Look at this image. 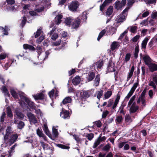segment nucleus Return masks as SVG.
<instances>
[{
  "label": "nucleus",
  "mask_w": 157,
  "mask_h": 157,
  "mask_svg": "<svg viewBox=\"0 0 157 157\" xmlns=\"http://www.w3.org/2000/svg\"><path fill=\"white\" fill-rule=\"evenodd\" d=\"M103 91L102 90L97 91L95 93V96L99 100L101 98V96L103 95Z\"/></svg>",
  "instance_id": "nucleus-24"
},
{
  "label": "nucleus",
  "mask_w": 157,
  "mask_h": 157,
  "mask_svg": "<svg viewBox=\"0 0 157 157\" xmlns=\"http://www.w3.org/2000/svg\"><path fill=\"white\" fill-rule=\"evenodd\" d=\"M112 92L111 91H107L105 94V99H108L112 95Z\"/></svg>",
  "instance_id": "nucleus-42"
},
{
  "label": "nucleus",
  "mask_w": 157,
  "mask_h": 157,
  "mask_svg": "<svg viewBox=\"0 0 157 157\" xmlns=\"http://www.w3.org/2000/svg\"><path fill=\"white\" fill-rule=\"evenodd\" d=\"M60 116L63 118H67L69 117L70 116V114L69 112L66 110H63L62 112L60 113Z\"/></svg>",
  "instance_id": "nucleus-16"
},
{
  "label": "nucleus",
  "mask_w": 157,
  "mask_h": 157,
  "mask_svg": "<svg viewBox=\"0 0 157 157\" xmlns=\"http://www.w3.org/2000/svg\"><path fill=\"white\" fill-rule=\"evenodd\" d=\"M131 57L130 54L129 53L127 54L125 56V61L126 62H127L130 59Z\"/></svg>",
  "instance_id": "nucleus-56"
},
{
  "label": "nucleus",
  "mask_w": 157,
  "mask_h": 157,
  "mask_svg": "<svg viewBox=\"0 0 157 157\" xmlns=\"http://www.w3.org/2000/svg\"><path fill=\"white\" fill-rule=\"evenodd\" d=\"M103 61L101 60H99L95 63L94 65V67H96L98 69H101L103 66Z\"/></svg>",
  "instance_id": "nucleus-13"
},
{
  "label": "nucleus",
  "mask_w": 157,
  "mask_h": 157,
  "mask_svg": "<svg viewBox=\"0 0 157 157\" xmlns=\"http://www.w3.org/2000/svg\"><path fill=\"white\" fill-rule=\"evenodd\" d=\"M78 6V2L77 1L72 2L69 5V8L71 10H75Z\"/></svg>",
  "instance_id": "nucleus-6"
},
{
  "label": "nucleus",
  "mask_w": 157,
  "mask_h": 157,
  "mask_svg": "<svg viewBox=\"0 0 157 157\" xmlns=\"http://www.w3.org/2000/svg\"><path fill=\"white\" fill-rule=\"evenodd\" d=\"M1 90L3 93L4 94V95L6 96L7 95V96H9L10 95V94L8 91V90L5 86H3L1 88Z\"/></svg>",
  "instance_id": "nucleus-25"
},
{
  "label": "nucleus",
  "mask_w": 157,
  "mask_h": 157,
  "mask_svg": "<svg viewBox=\"0 0 157 157\" xmlns=\"http://www.w3.org/2000/svg\"><path fill=\"white\" fill-rule=\"evenodd\" d=\"M157 17V12H153L151 14V17L154 19Z\"/></svg>",
  "instance_id": "nucleus-64"
},
{
  "label": "nucleus",
  "mask_w": 157,
  "mask_h": 157,
  "mask_svg": "<svg viewBox=\"0 0 157 157\" xmlns=\"http://www.w3.org/2000/svg\"><path fill=\"white\" fill-rule=\"evenodd\" d=\"M139 85L138 82H136L135 83L133 86L131 88L127 96L125 97V99H129L130 97L132 95L133 93L135 91L137 87Z\"/></svg>",
  "instance_id": "nucleus-5"
},
{
  "label": "nucleus",
  "mask_w": 157,
  "mask_h": 157,
  "mask_svg": "<svg viewBox=\"0 0 157 157\" xmlns=\"http://www.w3.org/2000/svg\"><path fill=\"white\" fill-rule=\"evenodd\" d=\"M36 134L40 138H42L44 140L46 141L47 138L43 133L42 130L41 129L38 128L36 130Z\"/></svg>",
  "instance_id": "nucleus-7"
},
{
  "label": "nucleus",
  "mask_w": 157,
  "mask_h": 157,
  "mask_svg": "<svg viewBox=\"0 0 157 157\" xmlns=\"http://www.w3.org/2000/svg\"><path fill=\"white\" fill-rule=\"evenodd\" d=\"M144 1L147 4H154L155 5L156 2V0H144Z\"/></svg>",
  "instance_id": "nucleus-43"
},
{
  "label": "nucleus",
  "mask_w": 157,
  "mask_h": 157,
  "mask_svg": "<svg viewBox=\"0 0 157 157\" xmlns=\"http://www.w3.org/2000/svg\"><path fill=\"white\" fill-rule=\"evenodd\" d=\"M109 114V112L107 110H105L103 112L102 118H105Z\"/></svg>",
  "instance_id": "nucleus-53"
},
{
  "label": "nucleus",
  "mask_w": 157,
  "mask_h": 157,
  "mask_svg": "<svg viewBox=\"0 0 157 157\" xmlns=\"http://www.w3.org/2000/svg\"><path fill=\"white\" fill-rule=\"evenodd\" d=\"M86 137L89 140H91L94 137V134L92 133H90V134H87L86 136Z\"/></svg>",
  "instance_id": "nucleus-45"
},
{
  "label": "nucleus",
  "mask_w": 157,
  "mask_h": 157,
  "mask_svg": "<svg viewBox=\"0 0 157 157\" xmlns=\"http://www.w3.org/2000/svg\"><path fill=\"white\" fill-rule=\"evenodd\" d=\"M120 98V96L119 95L117 94V97L116 99V100L114 101V103L112 107L113 109H114L116 107L117 104H118L119 100Z\"/></svg>",
  "instance_id": "nucleus-27"
},
{
  "label": "nucleus",
  "mask_w": 157,
  "mask_h": 157,
  "mask_svg": "<svg viewBox=\"0 0 157 157\" xmlns=\"http://www.w3.org/2000/svg\"><path fill=\"white\" fill-rule=\"evenodd\" d=\"M140 37V36L139 35H136L132 39V40L133 42H135L137 41V40L139 39Z\"/></svg>",
  "instance_id": "nucleus-58"
},
{
  "label": "nucleus",
  "mask_w": 157,
  "mask_h": 157,
  "mask_svg": "<svg viewBox=\"0 0 157 157\" xmlns=\"http://www.w3.org/2000/svg\"><path fill=\"white\" fill-rule=\"evenodd\" d=\"M148 40L149 39L147 38L146 37L143 41L141 44V46L142 48L144 49L145 48L147 43Z\"/></svg>",
  "instance_id": "nucleus-29"
},
{
  "label": "nucleus",
  "mask_w": 157,
  "mask_h": 157,
  "mask_svg": "<svg viewBox=\"0 0 157 157\" xmlns=\"http://www.w3.org/2000/svg\"><path fill=\"white\" fill-rule=\"evenodd\" d=\"M71 98L69 97H66L62 101V103L63 104H65L67 103H71Z\"/></svg>",
  "instance_id": "nucleus-26"
},
{
  "label": "nucleus",
  "mask_w": 157,
  "mask_h": 157,
  "mask_svg": "<svg viewBox=\"0 0 157 157\" xmlns=\"http://www.w3.org/2000/svg\"><path fill=\"white\" fill-rule=\"evenodd\" d=\"M29 119L31 124H35L37 122V121L36 118H29Z\"/></svg>",
  "instance_id": "nucleus-62"
},
{
  "label": "nucleus",
  "mask_w": 157,
  "mask_h": 157,
  "mask_svg": "<svg viewBox=\"0 0 157 157\" xmlns=\"http://www.w3.org/2000/svg\"><path fill=\"white\" fill-rule=\"evenodd\" d=\"M59 147L63 149H68L69 148L68 146L62 144H59Z\"/></svg>",
  "instance_id": "nucleus-57"
},
{
  "label": "nucleus",
  "mask_w": 157,
  "mask_h": 157,
  "mask_svg": "<svg viewBox=\"0 0 157 157\" xmlns=\"http://www.w3.org/2000/svg\"><path fill=\"white\" fill-rule=\"evenodd\" d=\"M113 6H110L106 12V14L107 15L109 16L111 14L113 13Z\"/></svg>",
  "instance_id": "nucleus-33"
},
{
  "label": "nucleus",
  "mask_w": 157,
  "mask_h": 157,
  "mask_svg": "<svg viewBox=\"0 0 157 157\" xmlns=\"http://www.w3.org/2000/svg\"><path fill=\"white\" fill-rule=\"evenodd\" d=\"M40 142L41 146L44 149L47 148L48 147V144H45L41 140H40Z\"/></svg>",
  "instance_id": "nucleus-50"
},
{
  "label": "nucleus",
  "mask_w": 157,
  "mask_h": 157,
  "mask_svg": "<svg viewBox=\"0 0 157 157\" xmlns=\"http://www.w3.org/2000/svg\"><path fill=\"white\" fill-rule=\"evenodd\" d=\"M17 137V134H14L12 135L10 137V141L11 143H13L16 140Z\"/></svg>",
  "instance_id": "nucleus-32"
},
{
  "label": "nucleus",
  "mask_w": 157,
  "mask_h": 157,
  "mask_svg": "<svg viewBox=\"0 0 157 157\" xmlns=\"http://www.w3.org/2000/svg\"><path fill=\"white\" fill-rule=\"evenodd\" d=\"M139 107L135 105V103L134 102L131 107L130 111L131 113H134L136 112L138 109Z\"/></svg>",
  "instance_id": "nucleus-17"
},
{
  "label": "nucleus",
  "mask_w": 157,
  "mask_h": 157,
  "mask_svg": "<svg viewBox=\"0 0 157 157\" xmlns=\"http://www.w3.org/2000/svg\"><path fill=\"white\" fill-rule=\"evenodd\" d=\"M135 69V67L134 66H132L131 68V69L128 75V77L127 78V81H128L129 79L132 77V76L133 72Z\"/></svg>",
  "instance_id": "nucleus-21"
},
{
  "label": "nucleus",
  "mask_w": 157,
  "mask_h": 157,
  "mask_svg": "<svg viewBox=\"0 0 157 157\" xmlns=\"http://www.w3.org/2000/svg\"><path fill=\"white\" fill-rule=\"evenodd\" d=\"M139 51V47L136 46L135 48V52L134 54V57L136 59L138 57V52Z\"/></svg>",
  "instance_id": "nucleus-39"
},
{
  "label": "nucleus",
  "mask_w": 157,
  "mask_h": 157,
  "mask_svg": "<svg viewBox=\"0 0 157 157\" xmlns=\"http://www.w3.org/2000/svg\"><path fill=\"white\" fill-rule=\"evenodd\" d=\"M137 29V27L135 26H132L131 27L130 31L133 33H135Z\"/></svg>",
  "instance_id": "nucleus-49"
},
{
  "label": "nucleus",
  "mask_w": 157,
  "mask_h": 157,
  "mask_svg": "<svg viewBox=\"0 0 157 157\" xmlns=\"http://www.w3.org/2000/svg\"><path fill=\"white\" fill-rule=\"evenodd\" d=\"M100 77L99 75H97L95 79L94 83V85L95 86H98L99 84L100 81Z\"/></svg>",
  "instance_id": "nucleus-31"
},
{
  "label": "nucleus",
  "mask_w": 157,
  "mask_h": 157,
  "mask_svg": "<svg viewBox=\"0 0 157 157\" xmlns=\"http://www.w3.org/2000/svg\"><path fill=\"white\" fill-rule=\"evenodd\" d=\"M41 29H40V28L39 29H38L37 32H36V34L35 35V37L36 38L37 37H38L40 34V33H41Z\"/></svg>",
  "instance_id": "nucleus-54"
},
{
  "label": "nucleus",
  "mask_w": 157,
  "mask_h": 157,
  "mask_svg": "<svg viewBox=\"0 0 157 157\" xmlns=\"http://www.w3.org/2000/svg\"><path fill=\"white\" fill-rule=\"evenodd\" d=\"M106 31L105 29L103 30L99 34V36L98 37L97 40L99 41L100 39L103 36Z\"/></svg>",
  "instance_id": "nucleus-34"
},
{
  "label": "nucleus",
  "mask_w": 157,
  "mask_h": 157,
  "mask_svg": "<svg viewBox=\"0 0 157 157\" xmlns=\"http://www.w3.org/2000/svg\"><path fill=\"white\" fill-rule=\"evenodd\" d=\"M136 1V0H127V5L128 6L127 7H129L130 8L135 2Z\"/></svg>",
  "instance_id": "nucleus-38"
},
{
  "label": "nucleus",
  "mask_w": 157,
  "mask_h": 157,
  "mask_svg": "<svg viewBox=\"0 0 157 157\" xmlns=\"http://www.w3.org/2000/svg\"><path fill=\"white\" fill-rule=\"evenodd\" d=\"M110 148V145L108 144L103 148V150L105 151H108Z\"/></svg>",
  "instance_id": "nucleus-47"
},
{
  "label": "nucleus",
  "mask_w": 157,
  "mask_h": 157,
  "mask_svg": "<svg viewBox=\"0 0 157 157\" xmlns=\"http://www.w3.org/2000/svg\"><path fill=\"white\" fill-rule=\"evenodd\" d=\"M20 96L21 99L27 103L29 106L32 109H33L35 108L34 103L30 101V100L26 97L24 96V93H21L19 94Z\"/></svg>",
  "instance_id": "nucleus-3"
},
{
  "label": "nucleus",
  "mask_w": 157,
  "mask_h": 157,
  "mask_svg": "<svg viewBox=\"0 0 157 157\" xmlns=\"http://www.w3.org/2000/svg\"><path fill=\"white\" fill-rule=\"evenodd\" d=\"M61 42V41L60 40H58L56 42H54L52 44V46H58L59 45Z\"/></svg>",
  "instance_id": "nucleus-55"
},
{
  "label": "nucleus",
  "mask_w": 157,
  "mask_h": 157,
  "mask_svg": "<svg viewBox=\"0 0 157 157\" xmlns=\"http://www.w3.org/2000/svg\"><path fill=\"white\" fill-rule=\"evenodd\" d=\"M62 17V16L61 15H58L55 18V21L56 24L57 25L59 24L61 21V19Z\"/></svg>",
  "instance_id": "nucleus-22"
},
{
  "label": "nucleus",
  "mask_w": 157,
  "mask_h": 157,
  "mask_svg": "<svg viewBox=\"0 0 157 157\" xmlns=\"http://www.w3.org/2000/svg\"><path fill=\"white\" fill-rule=\"evenodd\" d=\"M143 58L146 65L148 66L151 63V59L148 55L144 56Z\"/></svg>",
  "instance_id": "nucleus-9"
},
{
  "label": "nucleus",
  "mask_w": 157,
  "mask_h": 157,
  "mask_svg": "<svg viewBox=\"0 0 157 157\" xmlns=\"http://www.w3.org/2000/svg\"><path fill=\"white\" fill-rule=\"evenodd\" d=\"M36 50L37 51L39 56V55H41V54L42 51L41 47L40 46H38L36 47Z\"/></svg>",
  "instance_id": "nucleus-52"
},
{
  "label": "nucleus",
  "mask_w": 157,
  "mask_h": 157,
  "mask_svg": "<svg viewBox=\"0 0 157 157\" xmlns=\"http://www.w3.org/2000/svg\"><path fill=\"white\" fill-rule=\"evenodd\" d=\"M119 46L118 42H114L112 44L111 46V49L113 51L116 48H117Z\"/></svg>",
  "instance_id": "nucleus-28"
},
{
  "label": "nucleus",
  "mask_w": 157,
  "mask_h": 157,
  "mask_svg": "<svg viewBox=\"0 0 157 157\" xmlns=\"http://www.w3.org/2000/svg\"><path fill=\"white\" fill-rule=\"evenodd\" d=\"M129 9V7H126L123 11L122 13L118 16L116 19V21L117 23H121L124 21L127 16V13Z\"/></svg>",
  "instance_id": "nucleus-1"
},
{
  "label": "nucleus",
  "mask_w": 157,
  "mask_h": 157,
  "mask_svg": "<svg viewBox=\"0 0 157 157\" xmlns=\"http://www.w3.org/2000/svg\"><path fill=\"white\" fill-rule=\"evenodd\" d=\"M50 53V50L47 51L45 52V56L43 55H39L38 58L43 61L48 57Z\"/></svg>",
  "instance_id": "nucleus-14"
},
{
  "label": "nucleus",
  "mask_w": 157,
  "mask_h": 157,
  "mask_svg": "<svg viewBox=\"0 0 157 157\" xmlns=\"http://www.w3.org/2000/svg\"><path fill=\"white\" fill-rule=\"evenodd\" d=\"M52 133L55 137H56L58 135L57 129L55 128L54 126L52 127Z\"/></svg>",
  "instance_id": "nucleus-40"
},
{
  "label": "nucleus",
  "mask_w": 157,
  "mask_h": 157,
  "mask_svg": "<svg viewBox=\"0 0 157 157\" xmlns=\"http://www.w3.org/2000/svg\"><path fill=\"white\" fill-rule=\"evenodd\" d=\"M7 113L8 116L9 117H12L13 116L12 112L10 108L9 107L7 108Z\"/></svg>",
  "instance_id": "nucleus-41"
},
{
  "label": "nucleus",
  "mask_w": 157,
  "mask_h": 157,
  "mask_svg": "<svg viewBox=\"0 0 157 157\" xmlns=\"http://www.w3.org/2000/svg\"><path fill=\"white\" fill-rule=\"evenodd\" d=\"M81 81V79L78 76H76L72 79V82L74 85H76L79 84Z\"/></svg>",
  "instance_id": "nucleus-15"
},
{
  "label": "nucleus",
  "mask_w": 157,
  "mask_h": 157,
  "mask_svg": "<svg viewBox=\"0 0 157 157\" xmlns=\"http://www.w3.org/2000/svg\"><path fill=\"white\" fill-rule=\"evenodd\" d=\"M23 48L25 49H29L31 50H34V48L33 46L27 44L23 45Z\"/></svg>",
  "instance_id": "nucleus-36"
},
{
  "label": "nucleus",
  "mask_w": 157,
  "mask_h": 157,
  "mask_svg": "<svg viewBox=\"0 0 157 157\" xmlns=\"http://www.w3.org/2000/svg\"><path fill=\"white\" fill-rule=\"evenodd\" d=\"M112 0H106L103 3L102 5L100 6V10H102L104 9V7L106 5V4L108 3H109Z\"/></svg>",
  "instance_id": "nucleus-35"
},
{
  "label": "nucleus",
  "mask_w": 157,
  "mask_h": 157,
  "mask_svg": "<svg viewBox=\"0 0 157 157\" xmlns=\"http://www.w3.org/2000/svg\"><path fill=\"white\" fill-rule=\"evenodd\" d=\"M108 104L107 105V107H109L113 104V100L112 99H110L108 100Z\"/></svg>",
  "instance_id": "nucleus-60"
},
{
  "label": "nucleus",
  "mask_w": 157,
  "mask_h": 157,
  "mask_svg": "<svg viewBox=\"0 0 157 157\" xmlns=\"http://www.w3.org/2000/svg\"><path fill=\"white\" fill-rule=\"evenodd\" d=\"M43 129L44 132L45 134L48 136H49L50 135V132L48 130V127L47 124H46L45 123L44 124Z\"/></svg>",
  "instance_id": "nucleus-23"
},
{
  "label": "nucleus",
  "mask_w": 157,
  "mask_h": 157,
  "mask_svg": "<svg viewBox=\"0 0 157 157\" xmlns=\"http://www.w3.org/2000/svg\"><path fill=\"white\" fill-rule=\"evenodd\" d=\"M148 66L151 71L153 72L155 71H157V65L156 64L151 63Z\"/></svg>",
  "instance_id": "nucleus-11"
},
{
  "label": "nucleus",
  "mask_w": 157,
  "mask_h": 157,
  "mask_svg": "<svg viewBox=\"0 0 157 157\" xmlns=\"http://www.w3.org/2000/svg\"><path fill=\"white\" fill-rule=\"evenodd\" d=\"M94 124L98 127H100L101 126L102 124L100 121H98L94 122Z\"/></svg>",
  "instance_id": "nucleus-61"
},
{
  "label": "nucleus",
  "mask_w": 157,
  "mask_h": 157,
  "mask_svg": "<svg viewBox=\"0 0 157 157\" xmlns=\"http://www.w3.org/2000/svg\"><path fill=\"white\" fill-rule=\"evenodd\" d=\"M95 76L93 72H91L88 75V77H87L88 80L89 81H92L94 78Z\"/></svg>",
  "instance_id": "nucleus-30"
},
{
  "label": "nucleus",
  "mask_w": 157,
  "mask_h": 157,
  "mask_svg": "<svg viewBox=\"0 0 157 157\" xmlns=\"http://www.w3.org/2000/svg\"><path fill=\"white\" fill-rule=\"evenodd\" d=\"M80 23V19L78 18L76 19L73 22L72 25V28L75 29L78 27Z\"/></svg>",
  "instance_id": "nucleus-10"
},
{
  "label": "nucleus",
  "mask_w": 157,
  "mask_h": 157,
  "mask_svg": "<svg viewBox=\"0 0 157 157\" xmlns=\"http://www.w3.org/2000/svg\"><path fill=\"white\" fill-rule=\"evenodd\" d=\"M33 96L36 100L43 99L44 98V95L42 93L37 94L36 95H33Z\"/></svg>",
  "instance_id": "nucleus-19"
},
{
  "label": "nucleus",
  "mask_w": 157,
  "mask_h": 157,
  "mask_svg": "<svg viewBox=\"0 0 157 157\" xmlns=\"http://www.w3.org/2000/svg\"><path fill=\"white\" fill-rule=\"evenodd\" d=\"M24 125V122L21 121L19 122L18 124L17 127L18 128L21 129L22 128Z\"/></svg>",
  "instance_id": "nucleus-48"
},
{
  "label": "nucleus",
  "mask_w": 157,
  "mask_h": 157,
  "mask_svg": "<svg viewBox=\"0 0 157 157\" xmlns=\"http://www.w3.org/2000/svg\"><path fill=\"white\" fill-rule=\"evenodd\" d=\"M75 139L77 141V142H79L81 140V139L78 136L76 135H73Z\"/></svg>",
  "instance_id": "nucleus-51"
},
{
  "label": "nucleus",
  "mask_w": 157,
  "mask_h": 157,
  "mask_svg": "<svg viewBox=\"0 0 157 157\" xmlns=\"http://www.w3.org/2000/svg\"><path fill=\"white\" fill-rule=\"evenodd\" d=\"M151 77L152 79L149 81L148 85L151 86L154 90H155L157 85V74L154 73L151 75Z\"/></svg>",
  "instance_id": "nucleus-2"
},
{
  "label": "nucleus",
  "mask_w": 157,
  "mask_h": 157,
  "mask_svg": "<svg viewBox=\"0 0 157 157\" xmlns=\"http://www.w3.org/2000/svg\"><path fill=\"white\" fill-rule=\"evenodd\" d=\"M72 19L71 17L66 18L65 20V23L67 25H70L71 24V22L72 21Z\"/></svg>",
  "instance_id": "nucleus-37"
},
{
  "label": "nucleus",
  "mask_w": 157,
  "mask_h": 157,
  "mask_svg": "<svg viewBox=\"0 0 157 157\" xmlns=\"http://www.w3.org/2000/svg\"><path fill=\"white\" fill-rule=\"evenodd\" d=\"M56 28L54 27L53 28L51 31L50 33H48V35H49V36H52L51 39L53 40H56L58 37V36L57 34L56 33H54V31L56 29Z\"/></svg>",
  "instance_id": "nucleus-8"
},
{
  "label": "nucleus",
  "mask_w": 157,
  "mask_h": 157,
  "mask_svg": "<svg viewBox=\"0 0 157 157\" xmlns=\"http://www.w3.org/2000/svg\"><path fill=\"white\" fill-rule=\"evenodd\" d=\"M98 139H99L100 142L101 143V142L105 141L106 139V138L105 136L101 137V135H100Z\"/></svg>",
  "instance_id": "nucleus-59"
},
{
  "label": "nucleus",
  "mask_w": 157,
  "mask_h": 157,
  "mask_svg": "<svg viewBox=\"0 0 157 157\" xmlns=\"http://www.w3.org/2000/svg\"><path fill=\"white\" fill-rule=\"evenodd\" d=\"M141 102V106L142 107H144L146 105V101L145 98H139L137 100V103H140Z\"/></svg>",
  "instance_id": "nucleus-18"
},
{
  "label": "nucleus",
  "mask_w": 157,
  "mask_h": 157,
  "mask_svg": "<svg viewBox=\"0 0 157 157\" xmlns=\"http://www.w3.org/2000/svg\"><path fill=\"white\" fill-rule=\"evenodd\" d=\"M10 92L12 96L15 98H16L17 97V94L16 91L13 89H11Z\"/></svg>",
  "instance_id": "nucleus-44"
},
{
  "label": "nucleus",
  "mask_w": 157,
  "mask_h": 157,
  "mask_svg": "<svg viewBox=\"0 0 157 157\" xmlns=\"http://www.w3.org/2000/svg\"><path fill=\"white\" fill-rule=\"evenodd\" d=\"M54 91V90L52 89L49 92L48 94L50 98H52L53 97Z\"/></svg>",
  "instance_id": "nucleus-63"
},
{
  "label": "nucleus",
  "mask_w": 157,
  "mask_h": 157,
  "mask_svg": "<svg viewBox=\"0 0 157 157\" xmlns=\"http://www.w3.org/2000/svg\"><path fill=\"white\" fill-rule=\"evenodd\" d=\"M11 128L10 127H8L6 130V132L5 136H4V139L5 141L8 139L9 136L11 132Z\"/></svg>",
  "instance_id": "nucleus-20"
},
{
  "label": "nucleus",
  "mask_w": 157,
  "mask_h": 157,
  "mask_svg": "<svg viewBox=\"0 0 157 157\" xmlns=\"http://www.w3.org/2000/svg\"><path fill=\"white\" fill-rule=\"evenodd\" d=\"M10 29L8 27L5 26V28L0 26V32L2 33L4 35H7L8 34V31Z\"/></svg>",
  "instance_id": "nucleus-12"
},
{
  "label": "nucleus",
  "mask_w": 157,
  "mask_h": 157,
  "mask_svg": "<svg viewBox=\"0 0 157 157\" xmlns=\"http://www.w3.org/2000/svg\"><path fill=\"white\" fill-rule=\"evenodd\" d=\"M99 140V139L98 138V139L96 140H95L93 146V147L94 148H96L99 144L100 142Z\"/></svg>",
  "instance_id": "nucleus-46"
},
{
  "label": "nucleus",
  "mask_w": 157,
  "mask_h": 157,
  "mask_svg": "<svg viewBox=\"0 0 157 157\" xmlns=\"http://www.w3.org/2000/svg\"><path fill=\"white\" fill-rule=\"evenodd\" d=\"M126 4V0H122L121 2L117 0L115 3V8L117 10H119L124 6Z\"/></svg>",
  "instance_id": "nucleus-4"
}]
</instances>
